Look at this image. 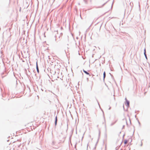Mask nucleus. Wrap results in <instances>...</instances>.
I'll use <instances>...</instances> for the list:
<instances>
[{"mask_svg": "<svg viewBox=\"0 0 150 150\" xmlns=\"http://www.w3.org/2000/svg\"><path fill=\"white\" fill-rule=\"evenodd\" d=\"M125 104L126 105L127 107H128L129 106V101L127 100L126 98L125 99Z\"/></svg>", "mask_w": 150, "mask_h": 150, "instance_id": "obj_1", "label": "nucleus"}, {"mask_svg": "<svg viewBox=\"0 0 150 150\" xmlns=\"http://www.w3.org/2000/svg\"><path fill=\"white\" fill-rule=\"evenodd\" d=\"M144 55L146 59L147 60L148 59H147V55L146 54V50L145 48L144 50Z\"/></svg>", "mask_w": 150, "mask_h": 150, "instance_id": "obj_2", "label": "nucleus"}, {"mask_svg": "<svg viewBox=\"0 0 150 150\" xmlns=\"http://www.w3.org/2000/svg\"><path fill=\"white\" fill-rule=\"evenodd\" d=\"M100 130H99V134H98V141H97V142H96V144H95V147H96V146H97V144L98 143V140H99V138H100Z\"/></svg>", "mask_w": 150, "mask_h": 150, "instance_id": "obj_3", "label": "nucleus"}, {"mask_svg": "<svg viewBox=\"0 0 150 150\" xmlns=\"http://www.w3.org/2000/svg\"><path fill=\"white\" fill-rule=\"evenodd\" d=\"M36 69L37 72H38V73H39V68H38V66L37 62L36 63Z\"/></svg>", "mask_w": 150, "mask_h": 150, "instance_id": "obj_4", "label": "nucleus"}, {"mask_svg": "<svg viewBox=\"0 0 150 150\" xmlns=\"http://www.w3.org/2000/svg\"><path fill=\"white\" fill-rule=\"evenodd\" d=\"M83 72L87 75H88L89 76H91V75L87 71L85 70L84 69H83Z\"/></svg>", "mask_w": 150, "mask_h": 150, "instance_id": "obj_5", "label": "nucleus"}, {"mask_svg": "<svg viewBox=\"0 0 150 150\" xmlns=\"http://www.w3.org/2000/svg\"><path fill=\"white\" fill-rule=\"evenodd\" d=\"M57 116H56L55 117V120L54 122V125L55 126H56L57 125Z\"/></svg>", "mask_w": 150, "mask_h": 150, "instance_id": "obj_6", "label": "nucleus"}, {"mask_svg": "<svg viewBox=\"0 0 150 150\" xmlns=\"http://www.w3.org/2000/svg\"><path fill=\"white\" fill-rule=\"evenodd\" d=\"M106 76V74L105 71H104L103 73V81H105V79Z\"/></svg>", "mask_w": 150, "mask_h": 150, "instance_id": "obj_7", "label": "nucleus"}, {"mask_svg": "<svg viewBox=\"0 0 150 150\" xmlns=\"http://www.w3.org/2000/svg\"><path fill=\"white\" fill-rule=\"evenodd\" d=\"M54 38H55V41H57V42H58L59 40H60V36H59V40H58V41H57V39H56V37H57V36H56V35H55L54 36Z\"/></svg>", "mask_w": 150, "mask_h": 150, "instance_id": "obj_8", "label": "nucleus"}, {"mask_svg": "<svg viewBox=\"0 0 150 150\" xmlns=\"http://www.w3.org/2000/svg\"><path fill=\"white\" fill-rule=\"evenodd\" d=\"M128 142V140H127L126 139H125L124 140V144H125V145Z\"/></svg>", "mask_w": 150, "mask_h": 150, "instance_id": "obj_9", "label": "nucleus"}, {"mask_svg": "<svg viewBox=\"0 0 150 150\" xmlns=\"http://www.w3.org/2000/svg\"><path fill=\"white\" fill-rule=\"evenodd\" d=\"M25 73L26 74V75L28 76H29V75H28V74H27V70L26 69H25Z\"/></svg>", "mask_w": 150, "mask_h": 150, "instance_id": "obj_10", "label": "nucleus"}, {"mask_svg": "<svg viewBox=\"0 0 150 150\" xmlns=\"http://www.w3.org/2000/svg\"><path fill=\"white\" fill-rule=\"evenodd\" d=\"M122 120H123L125 121V122H126V125H128L127 122V120H126V119L125 118H124Z\"/></svg>", "mask_w": 150, "mask_h": 150, "instance_id": "obj_11", "label": "nucleus"}, {"mask_svg": "<svg viewBox=\"0 0 150 150\" xmlns=\"http://www.w3.org/2000/svg\"><path fill=\"white\" fill-rule=\"evenodd\" d=\"M77 144V142H76L75 143V146H74V148H75V149H76V150H77V149L76 148Z\"/></svg>", "mask_w": 150, "mask_h": 150, "instance_id": "obj_12", "label": "nucleus"}, {"mask_svg": "<svg viewBox=\"0 0 150 150\" xmlns=\"http://www.w3.org/2000/svg\"><path fill=\"white\" fill-rule=\"evenodd\" d=\"M91 75L92 76H91V78L92 79H95V78H94V77H93V76H94V75H93L92 74H91Z\"/></svg>", "mask_w": 150, "mask_h": 150, "instance_id": "obj_13", "label": "nucleus"}, {"mask_svg": "<svg viewBox=\"0 0 150 150\" xmlns=\"http://www.w3.org/2000/svg\"><path fill=\"white\" fill-rule=\"evenodd\" d=\"M116 121L115 122H112L111 124V126H112L113 125H114L115 123L116 122Z\"/></svg>", "mask_w": 150, "mask_h": 150, "instance_id": "obj_14", "label": "nucleus"}, {"mask_svg": "<svg viewBox=\"0 0 150 150\" xmlns=\"http://www.w3.org/2000/svg\"><path fill=\"white\" fill-rule=\"evenodd\" d=\"M55 142H54V141H53L52 142V145H53V146H54V145H55Z\"/></svg>", "mask_w": 150, "mask_h": 150, "instance_id": "obj_15", "label": "nucleus"}, {"mask_svg": "<svg viewBox=\"0 0 150 150\" xmlns=\"http://www.w3.org/2000/svg\"><path fill=\"white\" fill-rule=\"evenodd\" d=\"M109 1V0L108 1H106L105 3L103 5H102V6H104V5L105 4H106L107 3V2H108V1Z\"/></svg>", "mask_w": 150, "mask_h": 150, "instance_id": "obj_16", "label": "nucleus"}, {"mask_svg": "<svg viewBox=\"0 0 150 150\" xmlns=\"http://www.w3.org/2000/svg\"><path fill=\"white\" fill-rule=\"evenodd\" d=\"M96 100L97 102H98V105H99V107H100V104H99V103L98 102V100L96 98Z\"/></svg>", "mask_w": 150, "mask_h": 150, "instance_id": "obj_17", "label": "nucleus"}, {"mask_svg": "<svg viewBox=\"0 0 150 150\" xmlns=\"http://www.w3.org/2000/svg\"><path fill=\"white\" fill-rule=\"evenodd\" d=\"M68 123H67V129L66 130L67 131L68 129Z\"/></svg>", "mask_w": 150, "mask_h": 150, "instance_id": "obj_18", "label": "nucleus"}, {"mask_svg": "<svg viewBox=\"0 0 150 150\" xmlns=\"http://www.w3.org/2000/svg\"><path fill=\"white\" fill-rule=\"evenodd\" d=\"M4 72H3V73H1V75L2 76V78H3V77H4V76H2V75H4Z\"/></svg>", "mask_w": 150, "mask_h": 150, "instance_id": "obj_19", "label": "nucleus"}, {"mask_svg": "<svg viewBox=\"0 0 150 150\" xmlns=\"http://www.w3.org/2000/svg\"><path fill=\"white\" fill-rule=\"evenodd\" d=\"M148 20L150 22V16H149L148 18Z\"/></svg>", "mask_w": 150, "mask_h": 150, "instance_id": "obj_20", "label": "nucleus"}, {"mask_svg": "<svg viewBox=\"0 0 150 150\" xmlns=\"http://www.w3.org/2000/svg\"><path fill=\"white\" fill-rule=\"evenodd\" d=\"M125 126L124 125H123L122 127V129H123L124 128Z\"/></svg>", "mask_w": 150, "mask_h": 150, "instance_id": "obj_21", "label": "nucleus"}, {"mask_svg": "<svg viewBox=\"0 0 150 150\" xmlns=\"http://www.w3.org/2000/svg\"><path fill=\"white\" fill-rule=\"evenodd\" d=\"M105 137L106 138V137H107V134L106 133H105Z\"/></svg>", "mask_w": 150, "mask_h": 150, "instance_id": "obj_22", "label": "nucleus"}, {"mask_svg": "<svg viewBox=\"0 0 150 150\" xmlns=\"http://www.w3.org/2000/svg\"><path fill=\"white\" fill-rule=\"evenodd\" d=\"M21 59L22 60V62H25V61L24 60H23L22 59Z\"/></svg>", "mask_w": 150, "mask_h": 150, "instance_id": "obj_23", "label": "nucleus"}, {"mask_svg": "<svg viewBox=\"0 0 150 150\" xmlns=\"http://www.w3.org/2000/svg\"><path fill=\"white\" fill-rule=\"evenodd\" d=\"M110 74L111 77H112V78H113V76L110 73Z\"/></svg>", "mask_w": 150, "mask_h": 150, "instance_id": "obj_24", "label": "nucleus"}, {"mask_svg": "<svg viewBox=\"0 0 150 150\" xmlns=\"http://www.w3.org/2000/svg\"><path fill=\"white\" fill-rule=\"evenodd\" d=\"M96 149V147H95L93 149V150H95Z\"/></svg>", "mask_w": 150, "mask_h": 150, "instance_id": "obj_25", "label": "nucleus"}, {"mask_svg": "<svg viewBox=\"0 0 150 150\" xmlns=\"http://www.w3.org/2000/svg\"><path fill=\"white\" fill-rule=\"evenodd\" d=\"M60 36L61 35V36H62V33H60Z\"/></svg>", "mask_w": 150, "mask_h": 150, "instance_id": "obj_26", "label": "nucleus"}, {"mask_svg": "<svg viewBox=\"0 0 150 150\" xmlns=\"http://www.w3.org/2000/svg\"><path fill=\"white\" fill-rule=\"evenodd\" d=\"M138 123H139V125H141L140 123V122H139Z\"/></svg>", "mask_w": 150, "mask_h": 150, "instance_id": "obj_27", "label": "nucleus"}, {"mask_svg": "<svg viewBox=\"0 0 150 150\" xmlns=\"http://www.w3.org/2000/svg\"><path fill=\"white\" fill-rule=\"evenodd\" d=\"M71 136L69 137V139H70V140H71Z\"/></svg>", "mask_w": 150, "mask_h": 150, "instance_id": "obj_28", "label": "nucleus"}, {"mask_svg": "<svg viewBox=\"0 0 150 150\" xmlns=\"http://www.w3.org/2000/svg\"><path fill=\"white\" fill-rule=\"evenodd\" d=\"M111 107H110L109 108V109H109V110H110V109H111Z\"/></svg>", "mask_w": 150, "mask_h": 150, "instance_id": "obj_29", "label": "nucleus"}, {"mask_svg": "<svg viewBox=\"0 0 150 150\" xmlns=\"http://www.w3.org/2000/svg\"><path fill=\"white\" fill-rule=\"evenodd\" d=\"M137 119V120L138 122H139V121L138 119Z\"/></svg>", "mask_w": 150, "mask_h": 150, "instance_id": "obj_30", "label": "nucleus"}, {"mask_svg": "<svg viewBox=\"0 0 150 150\" xmlns=\"http://www.w3.org/2000/svg\"><path fill=\"white\" fill-rule=\"evenodd\" d=\"M142 142L140 146H142Z\"/></svg>", "mask_w": 150, "mask_h": 150, "instance_id": "obj_31", "label": "nucleus"}, {"mask_svg": "<svg viewBox=\"0 0 150 150\" xmlns=\"http://www.w3.org/2000/svg\"><path fill=\"white\" fill-rule=\"evenodd\" d=\"M87 81H88V78H87Z\"/></svg>", "mask_w": 150, "mask_h": 150, "instance_id": "obj_32", "label": "nucleus"}, {"mask_svg": "<svg viewBox=\"0 0 150 150\" xmlns=\"http://www.w3.org/2000/svg\"><path fill=\"white\" fill-rule=\"evenodd\" d=\"M124 136H125V134H124V135L123 136V139L124 138Z\"/></svg>", "mask_w": 150, "mask_h": 150, "instance_id": "obj_33", "label": "nucleus"}, {"mask_svg": "<svg viewBox=\"0 0 150 150\" xmlns=\"http://www.w3.org/2000/svg\"><path fill=\"white\" fill-rule=\"evenodd\" d=\"M54 32H55V33H57V31H55Z\"/></svg>", "mask_w": 150, "mask_h": 150, "instance_id": "obj_34", "label": "nucleus"}, {"mask_svg": "<svg viewBox=\"0 0 150 150\" xmlns=\"http://www.w3.org/2000/svg\"><path fill=\"white\" fill-rule=\"evenodd\" d=\"M88 144H87V149H88Z\"/></svg>", "mask_w": 150, "mask_h": 150, "instance_id": "obj_35", "label": "nucleus"}, {"mask_svg": "<svg viewBox=\"0 0 150 150\" xmlns=\"http://www.w3.org/2000/svg\"><path fill=\"white\" fill-rule=\"evenodd\" d=\"M117 147H116V150H118V149H117Z\"/></svg>", "mask_w": 150, "mask_h": 150, "instance_id": "obj_36", "label": "nucleus"}, {"mask_svg": "<svg viewBox=\"0 0 150 150\" xmlns=\"http://www.w3.org/2000/svg\"><path fill=\"white\" fill-rule=\"evenodd\" d=\"M135 117L136 118V115H135Z\"/></svg>", "mask_w": 150, "mask_h": 150, "instance_id": "obj_37", "label": "nucleus"}, {"mask_svg": "<svg viewBox=\"0 0 150 150\" xmlns=\"http://www.w3.org/2000/svg\"><path fill=\"white\" fill-rule=\"evenodd\" d=\"M84 0V1L85 2H86V0Z\"/></svg>", "mask_w": 150, "mask_h": 150, "instance_id": "obj_38", "label": "nucleus"}, {"mask_svg": "<svg viewBox=\"0 0 150 150\" xmlns=\"http://www.w3.org/2000/svg\"><path fill=\"white\" fill-rule=\"evenodd\" d=\"M129 120H130V123H131V121H130V119H129Z\"/></svg>", "mask_w": 150, "mask_h": 150, "instance_id": "obj_39", "label": "nucleus"}, {"mask_svg": "<svg viewBox=\"0 0 150 150\" xmlns=\"http://www.w3.org/2000/svg\"><path fill=\"white\" fill-rule=\"evenodd\" d=\"M56 148V149H58V147H57V148Z\"/></svg>", "mask_w": 150, "mask_h": 150, "instance_id": "obj_40", "label": "nucleus"}, {"mask_svg": "<svg viewBox=\"0 0 150 150\" xmlns=\"http://www.w3.org/2000/svg\"><path fill=\"white\" fill-rule=\"evenodd\" d=\"M131 139V142L132 141V139Z\"/></svg>", "mask_w": 150, "mask_h": 150, "instance_id": "obj_41", "label": "nucleus"}, {"mask_svg": "<svg viewBox=\"0 0 150 150\" xmlns=\"http://www.w3.org/2000/svg\"><path fill=\"white\" fill-rule=\"evenodd\" d=\"M102 110V112H103V111Z\"/></svg>", "mask_w": 150, "mask_h": 150, "instance_id": "obj_42", "label": "nucleus"}, {"mask_svg": "<svg viewBox=\"0 0 150 150\" xmlns=\"http://www.w3.org/2000/svg\"><path fill=\"white\" fill-rule=\"evenodd\" d=\"M131 4V2H130V5Z\"/></svg>", "mask_w": 150, "mask_h": 150, "instance_id": "obj_43", "label": "nucleus"}, {"mask_svg": "<svg viewBox=\"0 0 150 150\" xmlns=\"http://www.w3.org/2000/svg\"><path fill=\"white\" fill-rule=\"evenodd\" d=\"M83 137H82V139H83Z\"/></svg>", "mask_w": 150, "mask_h": 150, "instance_id": "obj_44", "label": "nucleus"}, {"mask_svg": "<svg viewBox=\"0 0 150 150\" xmlns=\"http://www.w3.org/2000/svg\"><path fill=\"white\" fill-rule=\"evenodd\" d=\"M123 108L124 109V106H123Z\"/></svg>", "mask_w": 150, "mask_h": 150, "instance_id": "obj_45", "label": "nucleus"}]
</instances>
